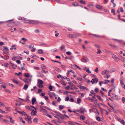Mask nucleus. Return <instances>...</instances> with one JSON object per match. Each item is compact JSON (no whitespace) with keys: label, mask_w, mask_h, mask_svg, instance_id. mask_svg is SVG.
I'll return each instance as SVG.
<instances>
[{"label":"nucleus","mask_w":125,"mask_h":125,"mask_svg":"<svg viewBox=\"0 0 125 125\" xmlns=\"http://www.w3.org/2000/svg\"><path fill=\"white\" fill-rule=\"evenodd\" d=\"M33 121L34 122L37 123L38 122V119L37 118H35L33 119Z\"/></svg>","instance_id":"35"},{"label":"nucleus","mask_w":125,"mask_h":125,"mask_svg":"<svg viewBox=\"0 0 125 125\" xmlns=\"http://www.w3.org/2000/svg\"><path fill=\"white\" fill-rule=\"evenodd\" d=\"M78 87L81 89H85L86 88L85 87L80 85H79Z\"/></svg>","instance_id":"37"},{"label":"nucleus","mask_w":125,"mask_h":125,"mask_svg":"<svg viewBox=\"0 0 125 125\" xmlns=\"http://www.w3.org/2000/svg\"><path fill=\"white\" fill-rule=\"evenodd\" d=\"M75 65H71V68L73 69H76V67Z\"/></svg>","instance_id":"26"},{"label":"nucleus","mask_w":125,"mask_h":125,"mask_svg":"<svg viewBox=\"0 0 125 125\" xmlns=\"http://www.w3.org/2000/svg\"><path fill=\"white\" fill-rule=\"evenodd\" d=\"M55 69L58 72H61V70L58 68H56Z\"/></svg>","instance_id":"57"},{"label":"nucleus","mask_w":125,"mask_h":125,"mask_svg":"<svg viewBox=\"0 0 125 125\" xmlns=\"http://www.w3.org/2000/svg\"><path fill=\"white\" fill-rule=\"evenodd\" d=\"M80 118L81 119L84 120L85 119V117L84 115H81L80 117Z\"/></svg>","instance_id":"40"},{"label":"nucleus","mask_w":125,"mask_h":125,"mask_svg":"<svg viewBox=\"0 0 125 125\" xmlns=\"http://www.w3.org/2000/svg\"><path fill=\"white\" fill-rule=\"evenodd\" d=\"M30 75L28 73H25L24 74V76L27 77H29Z\"/></svg>","instance_id":"32"},{"label":"nucleus","mask_w":125,"mask_h":125,"mask_svg":"<svg viewBox=\"0 0 125 125\" xmlns=\"http://www.w3.org/2000/svg\"><path fill=\"white\" fill-rule=\"evenodd\" d=\"M94 109H95L96 111L97 110V109H96L95 108H93L92 109H90L89 110V111L91 113L92 112H93V110Z\"/></svg>","instance_id":"50"},{"label":"nucleus","mask_w":125,"mask_h":125,"mask_svg":"<svg viewBox=\"0 0 125 125\" xmlns=\"http://www.w3.org/2000/svg\"><path fill=\"white\" fill-rule=\"evenodd\" d=\"M77 103L78 104H79L80 103L81 100V99L79 98H78L77 99Z\"/></svg>","instance_id":"34"},{"label":"nucleus","mask_w":125,"mask_h":125,"mask_svg":"<svg viewBox=\"0 0 125 125\" xmlns=\"http://www.w3.org/2000/svg\"><path fill=\"white\" fill-rule=\"evenodd\" d=\"M66 54L70 55L71 54V52L70 51L67 52H66Z\"/></svg>","instance_id":"52"},{"label":"nucleus","mask_w":125,"mask_h":125,"mask_svg":"<svg viewBox=\"0 0 125 125\" xmlns=\"http://www.w3.org/2000/svg\"><path fill=\"white\" fill-rule=\"evenodd\" d=\"M41 67L42 68V69H46V67L45 66L44 64H42L41 65Z\"/></svg>","instance_id":"22"},{"label":"nucleus","mask_w":125,"mask_h":125,"mask_svg":"<svg viewBox=\"0 0 125 125\" xmlns=\"http://www.w3.org/2000/svg\"><path fill=\"white\" fill-rule=\"evenodd\" d=\"M36 102V99L35 98H33L32 100V104H34Z\"/></svg>","instance_id":"19"},{"label":"nucleus","mask_w":125,"mask_h":125,"mask_svg":"<svg viewBox=\"0 0 125 125\" xmlns=\"http://www.w3.org/2000/svg\"><path fill=\"white\" fill-rule=\"evenodd\" d=\"M10 122L12 124H14V121L11 118H10Z\"/></svg>","instance_id":"46"},{"label":"nucleus","mask_w":125,"mask_h":125,"mask_svg":"<svg viewBox=\"0 0 125 125\" xmlns=\"http://www.w3.org/2000/svg\"><path fill=\"white\" fill-rule=\"evenodd\" d=\"M28 87V85L27 84H25L24 85V87L23 88V89L26 90Z\"/></svg>","instance_id":"39"},{"label":"nucleus","mask_w":125,"mask_h":125,"mask_svg":"<svg viewBox=\"0 0 125 125\" xmlns=\"http://www.w3.org/2000/svg\"><path fill=\"white\" fill-rule=\"evenodd\" d=\"M27 116V117H25V119L26 121H28L29 119H28V118H30V117H31V116L28 115V116Z\"/></svg>","instance_id":"44"},{"label":"nucleus","mask_w":125,"mask_h":125,"mask_svg":"<svg viewBox=\"0 0 125 125\" xmlns=\"http://www.w3.org/2000/svg\"><path fill=\"white\" fill-rule=\"evenodd\" d=\"M4 49L6 50V51H9V49L7 48V47L6 46H4Z\"/></svg>","instance_id":"47"},{"label":"nucleus","mask_w":125,"mask_h":125,"mask_svg":"<svg viewBox=\"0 0 125 125\" xmlns=\"http://www.w3.org/2000/svg\"><path fill=\"white\" fill-rule=\"evenodd\" d=\"M94 72H96V73H98V68L97 67H96V69L94 70Z\"/></svg>","instance_id":"51"},{"label":"nucleus","mask_w":125,"mask_h":125,"mask_svg":"<svg viewBox=\"0 0 125 125\" xmlns=\"http://www.w3.org/2000/svg\"><path fill=\"white\" fill-rule=\"evenodd\" d=\"M71 95H67V97L65 99V101H68L69 99V96H70Z\"/></svg>","instance_id":"23"},{"label":"nucleus","mask_w":125,"mask_h":125,"mask_svg":"<svg viewBox=\"0 0 125 125\" xmlns=\"http://www.w3.org/2000/svg\"><path fill=\"white\" fill-rule=\"evenodd\" d=\"M116 71V70L114 69H111L110 70V72H113Z\"/></svg>","instance_id":"53"},{"label":"nucleus","mask_w":125,"mask_h":125,"mask_svg":"<svg viewBox=\"0 0 125 125\" xmlns=\"http://www.w3.org/2000/svg\"><path fill=\"white\" fill-rule=\"evenodd\" d=\"M43 75L40 73H37V76L38 77H43Z\"/></svg>","instance_id":"21"},{"label":"nucleus","mask_w":125,"mask_h":125,"mask_svg":"<svg viewBox=\"0 0 125 125\" xmlns=\"http://www.w3.org/2000/svg\"><path fill=\"white\" fill-rule=\"evenodd\" d=\"M38 52L40 54H42L43 53V52L42 49H40L38 50Z\"/></svg>","instance_id":"24"},{"label":"nucleus","mask_w":125,"mask_h":125,"mask_svg":"<svg viewBox=\"0 0 125 125\" xmlns=\"http://www.w3.org/2000/svg\"><path fill=\"white\" fill-rule=\"evenodd\" d=\"M79 0L81 3L84 4L86 3L85 1H83V0Z\"/></svg>","instance_id":"29"},{"label":"nucleus","mask_w":125,"mask_h":125,"mask_svg":"<svg viewBox=\"0 0 125 125\" xmlns=\"http://www.w3.org/2000/svg\"><path fill=\"white\" fill-rule=\"evenodd\" d=\"M42 89H40L38 90V93H41V92H42Z\"/></svg>","instance_id":"59"},{"label":"nucleus","mask_w":125,"mask_h":125,"mask_svg":"<svg viewBox=\"0 0 125 125\" xmlns=\"http://www.w3.org/2000/svg\"><path fill=\"white\" fill-rule=\"evenodd\" d=\"M54 112L56 114H54L52 113V114L53 115H56L62 119H63V115L61 114L60 112L57 111H54Z\"/></svg>","instance_id":"2"},{"label":"nucleus","mask_w":125,"mask_h":125,"mask_svg":"<svg viewBox=\"0 0 125 125\" xmlns=\"http://www.w3.org/2000/svg\"><path fill=\"white\" fill-rule=\"evenodd\" d=\"M110 73V71L108 70H104L101 73L102 75L106 74V75L107 74H108L109 73Z\"/></svg>","instance_id":"7"},{"label":"nucleus","mask_w":125,"mask_h":125,"mask_svg":"<svg viewBox=\"0 0 125 125\" xmlns=\"http://www.w3.org/2000/svg\"><path fill=\"white\" fill-rule=\"evenodd\" d=\"M97 100L96 98H94V101L93 102L94 103V104L95 105H98L99 104H98L96 102L97 101Z\"/></svg>","instance_id":"27"},{"label":"nucleus","mask_w":125,"mask_h":125,"mask_svg":"<svg viewBox=\"0 0 125 125\" xmlns=\"http://www.w3.org/2000/svg\"><path fill=\"white\" fill-rule=\"evenodd\" d=\"M96 119L98 121H100V118L99 116H98L96 117Z\"/></svg>","instance_id":"64"},{"label":"nucleus","mask_w":125,"mask_h":125,"mask_svg":"<svg viewBox=\"0 0 125 125\" xmlns=\"http://www.w3.org/2000/svg\"><path fill=\"white\" fill-rule=\"evenodd\" d=\"M10 64L12 66V68L14 69H15L17 67V65H15V64L12 63L11 62H9Z\"/></svg>","instance_id":"11"},{"label":"nucleus","mask_w":125,"mask_h":125,"mask_svg":"<svg viewBox=\"0 0 125 125\" xmlns=\"http://www.w3.org/2000/svg\"><path fill=\"white\" fill-rule=\"evenodd\" d=\"M108 95L112 96V98L115 100H119L120 99V97L116 95L115 94H108Z\"/></svg>","instance_id":"4"},{"label":"nucleus","mask_w":125,"mask_h":125,"mask_svg":"<svg viewBox=\"0 0 125 125\" xmlns=\"http://www.w3.org/2000/svg\"><path fill=\"white\" fill-rule=\"evenodd\" d=\"M120 83L121 84L122 87L124 84V83L123 82V81L122 80L120 81Z\"/></svg>","instance_id":"62"},{"label":"nucleus","mask_w":125,"mask_h":125,"mask_svg":"<svg viewBox=\"0 0 125 125\" xmlns=\"http://www.w3.org/2000/svg\"><path fill=\"white\" fill-rule=\"evenodd\" d=\"M41 110H42L44 112L43 114L44 115L49 117L50 118H52V117L51 116L48 114L47 111L46 109L43 108H41Z\"/></svg>","instance_id":"5"},{"label":"nucleus","mask_w":125,"mask_h":125,"mask_svg":"<svg viewBox=\"0 0 125 125\" xmlns=\"http://www.w3.org/2000/svg\"><path fill=\"white\" fill-rule=\"evenodd\" d=\"M28 47L29 48L31 49L34 47V45L33 44H31L29 45Z\"/></svg>","instance_id":"30"},{"label":"nucleus","mask_w":125,"mask_h":125,"mask_svg":"<svg viewBox=\"0 0 125 125\" xmlns=\"http://www.w3.org/2000/svg\"><path fill=\"white\" fill-rule=\"evenodd\" d=\"M112 58L114 59L115 61L118 62L119 60V58L117 57L116 56L115 54H112Z\"/></svg>","instance_id":"6"},{"label":"nucleus","mask_w":125,"mask_h":125,"mask_svg":"<svg viewBox=\"0 0 125 125\" xmlns=\"http://www.w3.org/2000/svg\"><path fill=\"white\" fill-rule=\"evenodd\" d=\"M67 36L71 38H76V36L74 34H70L68 35Z\"/></svg>","instance_id":"13"},{"label":"nucleus","mask_w":125,"mask_h":125,"mask_svg":"<svg viewBox=\"0 0 125 125\" xmlns=\"http://www.w3.org/2000/svg\"><path fill=\"white\" fill-rule=\"evenodd\" d=\"M57 77L58 78L60 77L62 79H63L64 78L60 74H59V75H57Z\"/></svg>","instance_id":"48"},{"label":"nucleus","mask_w":125,"mask_h":125,"mask_svg":"<svg viewBox=\"0 0 125 125\" xmlns=\"http://www.w3.org/2000/svg\"><path fill=\"white\" fill-rule=\"evenodd\" d=\"M86 72H87L88 73H91V71L89 70V68L87 70H86Z\"/></svg>","instance_id":"55"},{"label":"nucleus","mask_w":125,"mask_h":125,"mask_svg":"<svg viewBox=\"0 0 125 125\" xmlns=\"http://www.w3.org/2000/svg\"><path fill=\"white\" fill-rule=\"evenodd\" d=\"M37 83L38 87L39 88H42L43 87V84L44 83L43 82L42 80L38 79Z\"/></svg>","instance_id":"3"},{"label":"nucleus","mask_w":125,"mask_h":125,"mask_svg":"<svg viewBox=\"0 0 125 125\" xmlns=\"http://www.w3.org/2000/svg\"><path fill=\"white\" fill-rule=\"evenodd\" d=\"M118 121L120 122L123 125H125V122L123 120H121L120 119H118Z\"/></svg>","instance_id":"16"},{"label":"nucleus","mask_w":125,"mask_h":125,"mask_svg":"<svg viewBox=\"0 0 125 125\" xmlns=\"http://www.w3.org/2000/svg\"><path fill=\"white\" fill-rule=\"evenodd\" d=\"M41 72L42 73H48V71H46L44 69H43L41 71Z\"/></svg>","instance_id":"36"},{"label":"nucleus","mask_w":125,"mask_h":125,"mask_svg":"<svg viewBox=\"0 0 125 125\" xmlns=\"http://www.w3.org/2000/svg\"><path fill=\"white\" fill-rule=\"evenodd\" d=\"M81 61L83 62H85L87 61V60L84 59V58H82L81 59Z\"/></svg>","instance_id":"38"},{"label":"nucleus","mask_w":125,"mask_h":125,"mask_svg":"<svg viewBox=\"0 0 125 125\" xmlns=\"http://www.w3.org/2000/svg\"><path fill=\"white\" fill-rule=\"evenodd\" d=\"M13 81L14 83L17 84H19V82H18V81L14 79L13 80Z\"/></svg>","instance_id":"25"},{"label":"nucleus","mask_w":125,"mask_h":125,"mask_svg":"<svg viewBox=\"0 0 125 125\" xmlns=\"http://www.w3.org/2000/svg\"><path fill=\"white\" fill-rule=\"evenodd\" d=\"M21 74V72H19L18 73H15V75H18L19 76Z\"/></svg>","instance_id":"43"},{"label":"nucleus","mask_w":125,"mask_h":125,"mask_svg":"<svg viewBox=\"0 0 125 125\" xmlns=\"http://www.w3.org/2000/svg\"><path fill=\"white\" fill-rule=\"evenodd\" d=\"M34 32L36 33H39L40 31L38 29H35L34 30Z\"/></svg>","instance_id":"63"},{"label":"nucleus","mask_w":125,"mask_h":125,"mask_svg":"<svg viewBox=\"0 0 125 125\" xmlns=\"http://www.w3.org/2000/svg\"><path fill=\"white\" fill-rule=\"evenodd\" d=\"M31 79H28L27 78H25L23 80L26 83H29L31 81Z\"/></svg>","instance_id":"9"},{"label":"nucleus","mask_w":125,"mask_h":125,"mask_svg":"<svg viewBox=\"0 0 125 125\" xmlns=\"http://www.w3.org/2000/svg\"><path fill=\"white\" fill-rule=\"evenodd\" d=\"M59 108L60 110L62 109L63 108V106L62 105H60L59 106Z\"/></svg>","instance_id":"42"},{"label":"nucleus","mask_w":125,"mask_h":125,"mask_svg":"<svg viewBox=\"0 0 125 125\" xmlns=\"http://www.w3.org/2000/svg\"><path fill=\"white\" fill-rule=\"evenodd\" d=\"M22 20L24 21V22L25 23H29V21L30 20H27L25 18H23Z\"/></svg>","instance_id":"18"},{"label":"nucleus","mask_w":125,"mask_h":125,"mask_svg":"<svg viewBox=\"0 0 125 125\" xmlns=\"http://www.w3.org/2000/svg\"><path fill=\"white\" fill-rule=\"evenodd\" d=\"M98 81V79L97 78H95L94 79H92L91 81V82H92V84L94 83H97Z\"/></svg>","instance_id":"8"},{"label":"nucleus","mask_w":125,"mask_h":125,"mask_svg":"<svg viewBox=\"0 0 125 125\" xmlns=\"http://www.w3.org/2000/svg\"><path fill=\"white\" fill-rule=\"evenodd\" d=\"M95 96L97 97L101 101H103V100L101 98L100 96L97 95H95Z\"/></svg>","instance_id":"31"},{"label":"nucleus","mask_w":125,"mask_h":125,"mask_svg":"<svg viewBox=\"0 0 125 125\" xmlns=\"http://www.w3.org/2000/svg\"><path fill=\"white\" fill-rule=\"evenodd\" d=\"M94 5L92 4H90L88 5L87 6L90 8H93L94 7Z\"/></svg>","instance_id":"33"},{"label":"nucleus","mask_w":125,"mask_h":125,"mask_svg":"<svg viewBox=\"0 0 125 125\" xmlns=\"http://www.w3.org/2000/svg\"><path fill=\"white\" fill-rule=\"evenodd\" d=\"M37 111L33 110L31 113V114L32 115H36Z\"/></svg>","instance_id":"10"},{"label":"nucleus","mask_w":125,"mask_h":125,"mask_svg":"<svg viewBox=\"0 0 125 125\" xmlns=\"http://www.w3.org/2000/svg\"><path fill=\"white\" fill-rule=\"evenodd\" d=\"M96 7L97 9L100 10H102L103 9L102 7L98 5H96Z\"/></svg>","instance_id":"12"},{"label":"nucleus","mask_w":125,"mask_h":125,"mask_svg":"<svg viewBox=\"0 0 125 125\" xmlns=\"http://www.w3.org/2000/svg\"><path fill=\"white\" fill-rule=\"evenodd\" d=\"M9 65V64L8 63H5L4 64V66L6 67H8Z\"/></svg>","instance_id":"58"},{"label":"nucleus","mask_w":125,"mask_h":125,"mask_svg":"<svg viewBox=\"0 0 125 125\" xmlns=\"http://www.w3.org/2000/svg\"><path fill=\"white\" fill-rule=\"evenodd\" d=\"M5 91L7 92L8 93H11L10 92V90H8V89H5Z\"/></svg>","instance_id":"61"},{"label":"nucleus","mask_w":125,"mask_h":125,"mask_svg":"<svg viewBox=\"0 0 125 125\" xmlns=\"http://www.w3.org/2000/svg\"><path fill=\"white\" fill-rule=\"evenodd\" d=\"M65 46L64 45L60 47V49L61 50H62L63 49H64L65 47Z\"/></svg>","instance_id":"56"},{"label":"nucleus","mask_w":125,"mask_h":125,"mask_svg":"<svg viewBox=\"0 0 125 125\" xmlns=\"http://www.w3.org/2000/svg\"><path fill=\"white\" fill-rule=\"evenodd\" d=\"M33 68L35 69H37L38 70L39 69V68L38 67L34 66L33 67Z\"/></svg>","instance_id":"60"},{"label":"nucleus","mask_w":125,"mask_h":125,"mask_svg":"<svg viewBox=\"0 0 125 125\" xmlns=\"http://www.w3.org/2000/svg\"><path fill=\"white\" fill-rule=\"evenodd\" d=\"M22 115H24V116H28V115L25 112L22 111Z\"/></svg>","instance_id":"54"},{"label":"nucleus","mask_w":125,"mask_h":125,"mask_svg":"<svg viewBox=\"0 0 125 125\" xmlns=\"http://www.w3.org/2000/svg\"><path fill=\"white\" fill-rule=\"evenodd\" d=\"M48 88L51 91H52V87L51 84L49 85V86Z\"/></svg>","instance_id":"28"},{"label":"nucleus","mask_w":125,"mask_h":125,"mask_svg":"<svg viewBox=\"0 0 125 125\" xmlns=\"http://www.w3.org/2000/svg\"><path fill=\"white\" fill-rule=\"evenodd\" d=\"M108 45L112 47H113L114 49L116 48H117V47L115 45H112L111 44H109Z\"/></svg>","instance_id":"20"},{"label":"nucleus","mask_w":125,"mask_h":125,"mask_svg":"<svg viewBox=\"0 0 125 125\" xmlns=\"http://www.w3.org/2000/svg\"><path fill=\"white\" fill-rule=\"evenodd\" d=\"M111 87L113 89L115 90V89L116 87V85L114 83H112L111 85Z\"/></svg>","instance_id":"15"},{"label":"nucleus","mask_w":125,"mask_h":125,"mask_svg":"<svg viewBox=\"0 0 125 125\" xmlns=\"http://www.w3.org/2000/svg\"><path fill=\"white\" fill-rule=\"evenodd\" d=\"M29 23H31L35 25L38 24L39 23L47 24L46 23H44L43 22L39 21H37L32 20H30L29 21Z\"/></svg>","instance_id":"1"},{"label":"nucleus","mask_w":125,"mask_h":125,"mask_svg":"<svg viewBox=\"0 0 125 125\" xmlns=\"http://www.w3.org/2000/svg\"><path fill=\"white\" fill-rule=\"evenodd\" d=\"M73 5L74 6H79L78 3L77 2H73L72 3Z\"/></svg>","instance_id":"17"},{"label":"nucleus","mask_w":125,"mask_h":125,"mask_svg":"<svg viewBox=\"0 0 125 125\" xmlns=\"http://www.w3.org/2000/svg\"><path fill=\"white\" fill-rule=\"evenodd\" d=\"M28 119H29L28 120V123L30 124H31L32 123V121L31 120V117L30 118H28Z\"/></svg>","instance_id":"41"},{"label":"nucleus","mask_w":125,"mask_h":125,"mask_svg":"<svg viewBox=\"0 0 125 125\" xmlns=\"http://www.w3.org/2000/svg\"><path fill=\"white\" fill-rule=\"evenodd\" d=\"M98 91V89L97 88H95L94 90V91L96 93H97V92Z\"/></svg>","instance_id":"49"},{"label":"nucleus","mask_w":125,"mask_h":125,"mask_svg":"<svg viewBox=\"0 0 125 125\" xmlns=\"http://www.w3.org/2000/svg\"><path fill=\"white\" fill-rule=\"evenodd\" d=\"M45 94H41V96H44V98L47 101L48 100L49 98L48 96H45Z\"/></svg>","instance_id":"14"},{"label":"nucleus","mask_w":125,"mask_h":125,"mask_svg":"<svg viewBox=\"0 0 125 125\" xmlns=\"http://www.w3.org/2000/svg\"><path fill=\"white\" fill-rule=\"evenodd\" d=\"M21 40L23 41L24 42H25L27 41V39L25 38L24 37L22 38H21Z\"/></svg>","instance_id":"45"}]
</instances>
